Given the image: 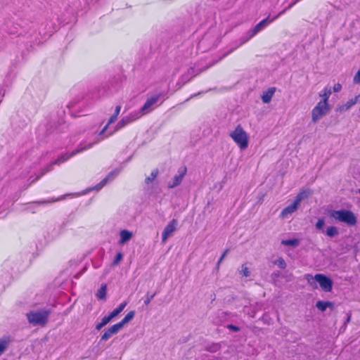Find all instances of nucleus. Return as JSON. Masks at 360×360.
<instances>
[{
	"instance_id": "32",
	"label": "nucleus",
	"mask_w": 360,
	"mask_h": 360,
	"mask_svg": "<svg viewBox=\"0 0 360 360\" xmlns=\"http://www.w3.org/2000/svg\"><path fill=\"white\" fill-rule=\"evenodd\" d=\"M219 345L217 344L213 345L207 348V350L210 352H216L219 349Z\"/></svg>"
},
{
	"instance_id": "1",
	"label": "nucleus",
	"mask_w": 360,
	"mask_h": 360,
	"mask_svg": "<svg viewBox=\"0 0 360 360\" xmlns=\"http://www.w3.org/2000/svg\"><path fill=\"white\" fill-rule=\"evenodd\" d=\"M330 216L335 220L345 223L350 226L356 225L357 222L354 214L347 210H333L330 212Z\"/></svg>"
},
{
	"instance_id": "9",
	"label": "nucleus",
	"mask_w": 360,
	"mask_h": 360,
	"mask_svg": "<svg viewBox=\"0 0 360 360\" xmlns=\"http://www.w3.org/2000/svg\"><path fill=\"white\" fill-rule=\"evenodd\" d=\"M186 172H187L186 167L180 168L178 172L179 174L176 175L174 177L173 181L172 183L169 182L168 184V187L170 188H175L177 186H179L181 183L184 176L186 174Z\"/></svg>"
},
{
	"instance_id": "24",
	"label": "nucleus",
	"mask_w": 360,
	"mask_h": 360,
	"mask_svg": "<svg viewBox=\"0 0 360 360\" xmlns=\"http://www.w3.org/2000/svg\"><path fill=\"white\" fill-rule=\"evenodd\" d=\"M326 235L330 238L337 236L339 234V231L335 226H329L326 232Z\"/></svg>"
},
{
	"instance_id": "34",
	"label": "nucleus",
	"mask_w": 360,
	"mask_h": 360,
	"mask_svg": "<svg viewBox=\"0 0 360 360\" xmlns=\"http://www.w3.org/2000/svg\"><path fill=\"white\" fill-rule=\"evenodd\" d=\"M353 82L354 84H360V69L356 72V74L354 75Z\"/></svg>"
},
{
	"instance_id": "29",
	"label": "nucleus",
	"mask_w": 360,
	"mask_h": 360,
	"mask_svg": "<svg viewBox=\"0 0 360 360\" xmlns=\"http://www.w3.org/2000/svg\"><path fill=\"white\" fill-rule=\"evenodd\" d=\"M275 264L278 265L281 269H285L286 267V263L283 258H279L275 261Z\"/></svg>"
},
{
	"instance_id": "3",
	"label": "nucleus",
	"mask_w": 360,
	"mask_h": 360,
	"mask_svg": "<svg viewBox=\"0 0 360 360\" xmlns=\"http://www.w3.org/2000/svg\"><path fill=\"white\" fill-rule=\"evenodd\" d=\"M230 136L241 150H245L248 146V136L240 125H238L230 134Z\"/></svg>"
},
{
	"instance_id": "14",
	"label": "nucleus",
	"mask_w": 360,
	"mask_h": 360,
	"mask_svg": "<svg viewBox=\"0 0 360 360\" xmlns=\"http://www.w3.org/2000/svg\"><path fill=\"white\" fill-rule=\"evenodd\" d=\"M331 94L332 90L330 87L326 86L324 88V89L319 94V96L322 98V100L320 101V102L328 103V99Z\"/></svg>"
},
{
	"instance_id": "21",
	"label": "nucleus",
	"mask_w": 360,
	"mask_h": 360,
	"mask_svg": "<svg viewBox=\"0 0 360 360\" xmlns=\"http://www.w3.org/2000/svg\"><path fill=\"white\" fill-rule=\"evenodd\" d=\"M127 302H124L123 303L120 304V305L115 309H114L110 314V315L111 316V317H112V319H114L115 317H116L119 314H120L123 309L125 308V307L127 306Z\"/></svg>"
},
{
	"instance_id": "10",
	"label": "nucleus",
	"mask_w": 360,
	"mask_h": 360,
	"mask_svg": "<svg viewBox=\"0 0 360 360\" xmlns=\"http://www.w3.org/2000/svg\"><path fill=\"white\" fill-rule=\"evenodd\" d=\"M299 205H300L294 200V202L290 205L283 210L281 213V217L283 219L288 218L290 215L297 211Z\"/></svg>"
},
{
	"instance_id": "33",
	"label": "nucleus",
	"mask_w": 360,
	"mask_h": 360,
	"mask_svg": "<svg viewBox=\"0 0 360 360\" xmlns=\"http://www.w3.org/2000/svg\"><path fill=\"white\" fill-rule=\"evenodd\" d=\"M325 225V221L323 219H319L316 224V227L318 229H323Z\"/></svg>"
},
{
	"instance_id": "23",
	"label": "nucleus",
	"mask_w": 360,
	"mask_h": 360,
	"mask_svg": "<svg viewBox=\"0 0 360 360\" xmlns=\"http://www.w3.org/2000/svg\"><path fill=\"white\" fill-rule=\"evenodd\" d=\"M332 303L330 302L319 301L316 302V307L321 311H324L328 307H331Z\"/></svg>"
},
{
	"instance_id": "26",
	"label": "nucleus",
	"mask_w": 360,
	"mask_h": 360,
	"mask_svg": "<svg viewBox=\"0 0 360 360\" xmlns=\"http://www.w3.org/2000/svg\"><path fill=\"white\" fill-rule=\"evenodd\" d=\"M9 340L6 339H0V356L5 352Z\"/></svg>"
},
{
	"instance_id": "6",
	"label": "nucleus",
	"mask_w": 360,
	"mask_h": 360,
	"mask_svg": "<svg viewBox=\"0 0 360 360\" xmlns=\"http://www.w3.org/2000/svg\"><path fill=\"white\" fill-rule=\"evenodd\" d=\"M93 145H94V143H89L87 146H84V147H81L79 148L76 149L75 150L72 152L70 154L62 155L56 160H55V162L53 164L60 165V163L65 162L66 160H68L69 158L74 156L75 155H76L80 152H82L86 149L91 148L93 146Z\"/></svg>"
},
{
	"instance_id": "25",
	"label": "nucleus",
	"mask_w": 360,
	"mask_h": 360,
	"mask_svg": "<svg viewBox=\"0 0 360 360\" xmlns=\"http://www.w3.org/2000/svg\"><path fill=\"white\" fill-rule=\"evenodd\" d=\"M112 175L110 174L107 177H105L103 180H102L99 184H98L94 188H91L90 191H92L94 189L95 190H100L101 189L108 181V180L111 178Z\"/></svg>"
},
{
	"instance_id": "8",
	"label": "nucleus",
	"mask_w": 360,
	"mask_h": 360,
	"mask_svg": "<svg viewBox=\"0 0 360 360\" xmlns=\"http://www.w3.org/2000/svg\"><path fill=\"white\" fill-rule=\"evenodd\" d=\"M159 100V96H155L148 98L143 106L141 108V115H146L152 110V106L155 104Z\"/></svg>"
},
{
	"instance_id": "35",
	"label": "nucleus",
	"mask_w": 360,
	"mask_h": 360,
	"mask_svg": "<svg viewBox=\"0 0 360 360\" xmlns=\"http://www.w3.org/2000/svg\"><path fill=\"white\" fill-rule=\"evenodd\" d=\"M155 295H156L155 293H154V294H153V295H150V296H149L148 295H147L146 298V300H145V301H144L145 304H146V305L149 304H150V302H151V300H152L153 299V297L155 296Z\"/></svg>"
},
{
	"instance_id": "22",
	"label": "nucleus",
	"mask_w": 360,
	"mask_h": 360,
	"mask_svg": "<svg viewBox=\"0 0 360 360\" xmlns=\"http://www.w3.org/2000/svg\"><path fill=\"white\" fill-rule=\"evenodd\" d=\"M107 292V285L105 284H103L101 288L98 290L96 293V296L100 300H105L106 297Z\"/></svg>"
},
{
	"instance_id": "42",
	"label": "nucleus",
	"mask_w": 360,
	"mask_h": 360,
	"mask_svg": "<svg viewBox=\"0 0 360 360\" xmlns=\"http://www.w3.org/2000/svg\"><path fill=\"white\" fill-rule=\"evenodd\" d=\"M103 327H104V326L101 323V322L96 326V328L98 330H100Z\"/></svg>"
},
{
	"instance_id": "15",
	"label": "nucleus",
	"mask_w": 360,
	"mask_h": 360,
	"mask_svg": "<svg viewBox=\"0 0 360 360\" xmlns=\"http://www.w3.org/2000/svg\"><path fill=\"white\" fill-rule=\"evenodd\" d=\"M134 311H129L120 323H117V325L120 328V329H122L124 325L128 323L134 319Z\"/></svg>"
},
{
	"instance_id": "31",
	"label": "nucleus",
	"mask_w": 360,
	"mask_h": 360,
	"mask_svg": "<svg viewBox=\"0 0 360 360\" xmlns=\"http://www.w3.org/2000/svg\"><path fill=\"white\" fill-rule=\"evenodd\" d=\"M112 319H113L112 317H111V316L109 314L108 316H104L102 319L101 323L105 326L109 322H110Z\"/></svg>"
},
{
	"instance_id": "43",
	"label": "nucleus",
	"mask_w": 360,
	"mask_h": 360,
	"mask_svg": "<svg viewBox=\"0 0 360 360\" xmlns=\"http://www.w3.org/2000/svg\"><path fill=\"white\" fill-rule=\"evenodd\" d=\"M108 126H109V125H108V124H107V125H106V126H105V127L102 129V131L100 132V134H104V132H105V131H106V129H108Z\"/></svg>"
},
{
	"instance_id": "5",
	"label": "nucleus",
	"mask_w": 360,
	"mask_h": 360,
	"mask_svg": "<svg viewBox=\"0 0 360 360\" xmlns=\"http://www.w3.org/2000/svg\"><path fill=\"white\" fill-rule=\"evenodd\" d=\"M330 110L328 103L319 102L311 111V121L316 123L323 117L326 115Z\"/></svg>"
},
{
	"instance_id": "17",
	"label": "nucleus",
	"mask_w": 360,
	"mask_h": 360,
	"mask_svg": "<svg viewBox=\"0 0 360 360\" xmlns=\"http://www.w3.org/2000/svg\"><path fill=\"white\" fill-rule=\"evenodd\" d=\"M311 195V191L309 190H304L301 192H300L296 196L295 201L300 205V202L309 197Z\"/></svg>"
},
{
	"instance_id": "7",
	"label": "nucleus",
	"mask_w": 360,
	"mask_h": 360,
	"mask_svg": "<svg viewBox=\"0 0 360 360\" xmlns=\"http://www.w3.org/2000/svg\"><path fill=\"white\" fill-rule=\"evenodd\" d=\"M177 225V221L172 219L165 228L162 235V243H165L169 237L176 231Z\"/></svg>"
},
{
	"instance_id": "19",
	"label": "nucleus",
	"mask_w": 360,
	"mask_h": 360,
	"mask_svg": "<svg viewBox=\"0 0 360 360\" xmlns=\"http://www.w3.org/2000/svg\"><path fill=\"white\" fill-rule=\"evenodd\" d=\"M300 243V240L297 239V238L281 240V244L283 245L290 246L292 248H296V247L299 246Z\"/></svg>"
},
{
	"instance_id": "2",
	"label": "nucleus",
	"mask_w": 360,
	"mask_h": 360,
	"mask_svg": "<svg viewBox=\"0 0 360 360\" xmlns=\"http://www.w3.org/2000/svg\"><path fill=\"white\" fill-rule=\"evenodd\" d=\"M306 279L311 285H314L315 281L318 282L321 288L326 292H330L333 288V281L323 274H318L314 276L307 274Z\"/></svg>"
},
{
	"instance_id": "41",
	"label": "nucleus",
	"mask_w": 360,
	"mask_h": 360,
	"mask_svg": "<svg viewBox=\"0 0 360 360\" xmlns=\"http://www.w3.org/2000/svg\"><path fill=\"white\" fill-rule=\"evenodd\" d=\"M355 104L360 103V94L354 98Z\"/></svg>"
},
{
	"instance_id": "40",
	"label": "nucleus",
	"mask_w": 360,
	"mask_h": 360,
	"mask_svg": "<svg viewBox=\"0 0 360 360\" xmlns=\"http://www.w3.org/2000/svg\"><path fill=\"white\" fill-rule=\"evenodd\" d=\"M120 110H121V106L120 105H117L116 107V108H115L114 115H117L118 117V115L120 114Z\"/></svg>"
},
{
	"instance_id": "12",
	"label": "nucleus",
	"mask_w": 360,
	"mask_h": 360,
	"mask_svg": "<svg viewBox=\"0 0 360 360\" xmlns=\"http://www.w3.org/2000/svg\"><path fill=\"white\" fill-rule=\"evenodd\" d=\"M139 117H134L133 115H131L129 117H125L124 118H122L116 125L115 128V131H117L120 129H122V127H124V126H126L127 124H128L129 123L131 122L132 121L135 120L136 119H137Z\"/></svg>"
},
{
	"instance_id": "11",
	"label": "nucleus",
	"mask_w": 360,
	"mask_h": 360,
	"mask_svg": "<svg viewBox=\"0 0 360 360\" xmlns=\"http://www.w3.org/2000/svg\"><path fill=\"white\" fill-rule=\"evenodd\" d=\"M120 328L116 324L109 328L101 336V340L106 341L110 339L113 335L117 334L120 330Z\"/></svg>"
},
{
	"instance_id": "38",
	"label": "nucleus",
	"mask_w": 360,
	"mask_h": 360,
	"mask_svg": "<svg viewBox=\"0 0 360 360\" xmlns=\"http://www.w3.org/2000/svg\"><path fill=\"white\" fill-rule=\"evenodd\" d=\"M228 250H226L224 251V252L223 253V255H221V257H220L219 262H218V265H219V264L224 260V259L225 258L226 254L228 253Z\"/></svg>"
},
{
	"instance_id": "37",
	"label": "nucleus",
	"mask_w": 360,
	"mask_h": 360,
	"mask_svg": "<svg viewBox=\"0 0 360 360\" xmlns=\"http://www.w3.org/2000/svg\"><path fill=\"white\" fill-rule=\"evenodd\" d=\"M117 115H112L110 117V119H109V120H108V125H110V124H111L114 123V122L117 120Z\"/></svg>"
},
{
	"instance_id": "27",
	"label": "nucleus",
	"mask_w": 360,
	"mask_h": 360,
	"mask_svg": "<svg viewBox=\"0 0 360 360\" xmlns=\"http://www.w3.org/2000/svg\"><path fill=\"white\" fill-rule=\"evenodd\" d=\"M158 174V169L153 170L151 172L150 176L147 177L145 179L146 184H150V182H152L157 177Z\"/></svg>"
},
{
	"instance_id": "20",
	"label": "nucleus",
	"mask_w": 360,
	"mask_h": 360,
	"mask_svg": "<svg viewBox=\"0 0 360 360\" xmlns=\"http://www.w3.org/2000/svg\"><path fill=\"white\" fill-rule=\"evenodd\" d=\"M354 105L356 104L354 103V98H351L349 101H347L345 103L340 105L338 109L341 112L347 111Z\"/></svg>"
},
{
	"instance_id": "13",
	"label": "nucleus",
	"mask_w": 360,
	"mask_h": 360,
	"mask_svg": "<svg viewBox=\"0 0 360 360\" xmlns=\"http://www.w3.org/2000/svg\"><path fill=\"white\" fill-rule=\"evenodd\" d=\"M276 91L275 87H271L269 88L266 92H264L262 96V99L263 103H269Z\"/></svg>"
},
{
	"instance_id": "36",
	"label": "nucleus",
	"mask_w": 360,
	"mask_h": 360,
	"mask_svg": "<svg viewBox=\"0 0 360 360\" xmlns=\"http://www.w3.org/2000/svg\"><path fill=\"white\" fill-rule=\"evenodd\" d=\"M342 89V85L340 83H337L333 86V91L334 92H340Z\"/></svg>"
},
{
	"instance_id": "30",
	"label": "nucleus",
	"mask_w": 360,
	"mask_h": 360,
	"mask_svg": "<svg viewBox=\"0 0 360 360\" xmlns=\"http://www.w3.org/2000/svg\"><path fill=\"white\" fill-rule=\"evenodd\" d=\"M123 258V255L121 252L117 254L114 261L113 265H117Z\"/></svg>"
},
{
	"instance_id": "28",
	"label": "nucleus",
	"mask_w": 360,
	"mask_h": 360,
	"mask_svg": "<svg viewBox=\"0 0 360 360\" xmlns=\"http://www.w3.org/2000/svg\"><path fill=\"white\" fill-rule=\"evenodd\" d=\"M240 274H242L245 277H248L250 275V271L249 268L245 265H242L241 270L240 271Z\"/></svg>"
},
{
	"instance_id": "18",
	"label": "nucleus",
	"mask_w": 360,
	"mask_h": 360,
	"mask_svg": "<svg viewBox=\"0 0 360 360\" xmlns=\"http://www.w3.org/2000/svg\"><path fill=\"white\" fill-rule=\"evenodd\" d=\"M269 21L267 19H264L259 22L252 30V34L255 35L259 31L262 30L264 27L267 26Z\"/></svg>"
},
{
	"instance_id": "39",
	"label": "nucleus",
	"mask_w": 360,
	"mask_h": 360,
	"mask_svg": "<svg viewBox=\"0 0 360 360\" xmlns=\"http://www.w3.org/2000/svg\"><path fill=\"white\" fill-rule=\"evenodd\" d=\"M228 328H229V329H231V330H232L235 331V332H238V331H239V330H240L238 327H237V326H233V325H229V326H228Z\"/></svg>"
},
{
	"instance_id": "16",
	"label": "nucleus",
	"mask_w": 360,
	"mask_h": 360,
	"mask_svg": "<svg viewBox=\"0 0 360 360\" xmlns=\"http://www.w3.org/2000/svg\"><path fill=\"white\" fill-rule=\"evenodd\" d=\"M120 235L121 237L120 243L122 245H123V244L126 243L127 242H128L129 240H130L133 236L132 233L127 230L121 231Z\"/></svg>"
},
{
	"instance_id": "4",
	"label": "nucleus",
	"mask_w": 360,
	"mask_h": 360,
	"mask_svg": "<svg viewBox=\"0 0 360 360\" xmlns=\"http://www.w3.org/2000/svg\"><path fill=\"white\" fill-rule=\"evenodd\" d=\"M50 314L49 310L31 311L27 314L29 322L33 325L45 326Z\"/></svg>"
}]
</instances>
